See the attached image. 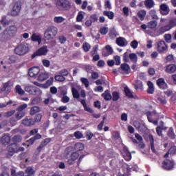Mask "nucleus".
<instances>
[{
  "mask_svg": "<svg viewBox=\"0 0 176 176\" xmlns=\"http://www.w3.org/2000/svg\"><path fill=\"white\" fill-rule=\"evenodd\" d=\"M55 6L60 12H68L72 8L71 1L69 0H56Z\"/></svg>",
  "mask_w": 176,
  "mask_h": 176,
  "instance_id": "obj_1",
  "label": "nucleus"
},
{
  "mask_svg": "<svg viewBox=\"0 0 176 176\" xmlns=\"http://www.w3.org/2000/svg\"><path fill=\"white\" fill-rule=\"evenodd\" d=\"M174 27H176V18H172L169 21V23L165 25H162L160 28L157 30V34L158 35H163L164 32H167V31H170L171 28H174Z\"/></svg>",
  "mask_w": 176,
  "mask_h": 176,
  "instance_id": "obj_2",
  "label": "nucleus"
},
{
  "mask_svg": "<svg viewBox=\"0 0 176 176\" xmlns=\"http://www.w3.org/2000/svg\"><path fill=\"white\" fill-rule=\"evenodd\" d=\"M57 32H58V30L56 27L49 26L44 33V36L47 41H50L57 35Z\"/></svg>",
  "mask_w": 176,
  "mask_h": 176,
  "instance_id": "obj_3",
  "label": "nucleus"
},
{
  "mask_svg": "<svg viewBox=\"0 0 176 176\" xmlns=\"http://www.w3.org/2000/svg\"><path fill=\"white\" fill-rule=\"evenodd\" d=\"M28 50H30L28 46L25 43H21L15 47L14 53L18 56H24L28 53Z\"/></svg>",
  "mask_w": 176,
  "mask_h": 176,
  "instance_id": "obj_4",
  "label": "nucleus"
},
{
  "mask_svg": "<svg viewBox=\"0 0 176 176\" xmlns=\"http://www.w3.org/2000/svg\"><path fill=\"white\" fill-rule=\"evenodd\" d=\"M30 135H34L28 140L29 145H34V143L36 140H41L42 135L38 133V129H34L30 132Z\"/></svg>",
  "mask_w": 176,
  "mask_h": 176,
  "instance_id": "obj_5",
  "label": "nucleus"
},
{
  "mask_svg": "<svg viewBox=\"0 0 176 176\" xmlns=\"http://www.w3.org/2000/svg\"><path fill=\"white\" fill-rule=\"evenodd\" d=\"M49 52V49H47V46L43 45L38 49L32 55V58H35V57H39L41 56H46Z\"/></svg>",
  "mask_w": 176,
  "mask_h": 176,
  "instance_id": "obj_6",
  "label": "nucleus"
},
{
  "mask_svg": "<svg viewBox=\"0 0 176 176\" xmlns=\"http://www.w3.org/2000/svg\"><path fill=\"white\" fill-rule=\"evenodd\" d=\"M12 8L10 11L11 16H19L21 10V2L16 1L15 3H12Z\"/></svg>",
  "mask_w": 176,
  "mask_h": 176,
  "instance_id": "obj_7",
  "label": "nucleus"
},
{
  "mask_svg": "<svg viewBox=\"0 0 176 176\" xmlns=\"http://www.w3.org/2000/svg\"><path fill=\"white\" fill-rule=\"evenodd\" d=\"M25 91L29 93V94H31L32 96H36V94L41 93V89L34 86H27L25 87Z\"/></svg>",
  "mask_w": 176,
  "mask_h": 176,
  "instance_id": "obj_8",
  "label": "nucleus"
},
{
  "mask_svg": "<svg viewBox=\"0 0 176 176\" xmlns=\"http://www.w3.org/2000/svg\"><path fill=\"white\" fill-rule=\"evenodd\" d=\"M168 47V46H167V44H166V42L163 40L160 41L157 43V50L158 53H160V54H162V53H164V52L167 50Z\"/></svg>",
  "mask_w": 176,
  "mask_h": 176,
  "instance_id": "obj_9",
  "label": "nucleus"
},
{
  "mask_svg": "<svg viewBox=\"0 0 176 176\" xmlns=\"http://www.w3.org/2000/svg\"><path fill=\"white\" fill-rule=\"evenodd\" d=\"M144 140L146 141H149L151 144V149L153 153L156 152V149H155V139L153 138V135L148 134V135H144Z\"/></svg>",
  "mask_w": 176,
  "mask_h": 176,
  "instance_id": "obj_10",
  "label": "nucleus"
},
{
  "mask_svg": "<svg viewBox=\"0 0 176 176\" xmlns=\"http://www.w3.org/2000/svg\"><path fill=\"white\" fill-rule=\"evenodd\" d=\"M133 126L135 127L136 130H138V131H141L142 133H145V131L148 130L146 126L144 123L140 122V121H134Z\"/></svg>",
  "mask_w": 176,
  "mask_h": 176,
  "instance_id": "obj_11",
  "label": "nucleus"
},
{
  "mask_svg": "<svg viewBox=\"0 0 176 176\" xmlns=\"http://www.w3.org/2000/svg\"><path fill=\"white\" fill-rule=\"evenodd\" d=\"M17 26L16 25H11L7 28L5 30V33L9 36H14L16 34H17Z\"/></svg>",
  "mask_w": 176,
  "mask_h": 176,
  "instance_id": "obj_12",
  "label": "nucleus"
},
{
  "mask_svg": "<svg viewBox=\"0 0 176 176\" xmlns=\"http://www.w3.org/2000/svg\"><path fill=\"white\" fill-rule=\"evenodd\" d=\"M162 167L164 170L170 171V170H173V168H174V162L168 159L164 160L162 162Z\"/></svg>",
  "mask_w": 176,
  "mask_h": 176,
  "instance_id": "obj_13",
  "label": "nucleus"
},
{
  "mask_svg": "<svg viewBox=\"0 0 176 176\" xmlns=\"http://www.w3.org/2000/svg\"><path fill=\"white\" fill-rule=\"evenodd\" d=\"M157 86H158L159 89H161V90H166V89H168V85L166 82V80H164V78H160L156 81Z\"/></svg>",
  "mask_w": 176,
  "mask_h": 176,
  "instance_id": "obj_14",
  "label": "nucleus"
},
{
  "mask_svg": "<svg viewBox=\"0 0 176 176\" xmlns=\"http://www.w3.org/2000/svg\"><path fill=\"white\" fill-rule=\"evenodd\" d=\"M78 158H79V153L75 151L70 155V157L67 160V164L69 166H72L75 164V162H76V160H78Z\"/></svg>",
  "mask_w": 176,
  "mask_h": 176,
  "instance_id": "obj_15",
  "label": "nucleus"
},
{
  "mask_svg": "<svg viewBox=\"0 0 176 176\" xmlns=\"http://www.w3.org/2000/svg\"><path fill=\"white\" fill-rule=\"evenodd\" d=\"M41 72V69L38 67H31L28 71V74L30 78H35Z\"/></svg>",
  "mask_w": 176,
  "mask_h": 176,
  "instance_id": "obj_16",
  "label": "nucleus"
},
{
  "mask_svg": "<svg viewBox=\"0 0 176 176\" xmlns=\"http://www.w3.org/2000/svg\"><path fill=\"white\" fill-rule=\"evenodd\" d=\"M22 124L26 127H32V126H35V121H34V118H25L22 120Z\"/></svg>",
  "mask_w": 176,
  "mask_h": 176,
  "instance_id": "obj_17",
  "label": "nucleus"
},
{
  "mask_svg": "<svg viewBox=\"0 0 176 176\" xmlns=\"http://www.w3.org/2000/svg\"><path fill=\"white\" fill-rule=\"evenodd\" d=\"M111 54H113V50L111 45H106L105 50L102 52V55L103 57H108V56H111Z\"/></svg>",
  "mask_w": 176,
  "mask_h": 176,
  "instance_id": "obj_18",
  "label": "nucleus"
},
{
  "mask_svg": "<svg viewBox=\"0 0 176 176\" xmlns=\"http://www.w3.org/2000/svg\"><path fill=\"white\" fill-rule=\"evenodd\" d=\"M116 43L118 46H120V47H124L129 43L124 37H118L116 38Z\"/></svg>",
  "mask_w": 176,
  "mask_h": 176,
  "instance_id": "obj_19",
  "label": "nucleus"
},
{
  "mask_svg": "<svg viewBox=\"0 0 176 176\" xmlns=\"http://www.w3.org/2000/svg\"><path fill=\"white\" fill-rule=\"evenodd\" d=\"M166 74H175L176 72V65L170 64L165 67Z\"/></svg>",
  "mask_w": 176,
  "mask_h": 176,
  "instance_id": "obj_20",
  "label": "nucleus"
},
{
  "mask_svg": "<svg viewBox=\"0 0 176 176\" xmlns=\"http://www.w3.org/2000/svg\"><path fill=\"white\" fill-rule=\"evenodd\" d=\"M160 10L161 14H162L163 16H167V14L170 13V8H168V6H167V5L166 4H162L160 6Z\"/></svg>",
  "mask_w": 176,
  "mask_h": 176,
  "instance_id": "obj_21",
  "label": "nucleus"
},
{
  "mask_svg": "<svg viewBox=\"0 0 176 176\" xmlns=\"http://www.w3.org/2000/svg\"><path fill=\"white\" fill-rule=\"evenodd\" d=\"M146 115L147 116L148 120L151 119H159V114H157V112H156L155 110L153 111H147Z\"/></svg>",
  "mask_w": 176,
  "mask_h": 176,
  "instance_id": "obj_22",
  "label": "nucleus"
},
{
  "mask_svg": "<svg viewBox=\"0 0 176 176\" xmlns=\"http://www.w3.org/2000/svg\"><path fill=\"white\" fill-rule=\"evenodd\" d=\"M49 79V74L46 72H41L38 74L37 80L38 82H45V80Z\"/></svg>",
  "mask_w": 176,
  "mask_h": 176,
  "instance_id": "obj_23",
  "label": "nucleus"
},
{
  "mask_svg": "<svg viewBox=\"0 0 176 176\" xmlns=\"http://www.w3.org/2000/svg\"><path fill=\"white\" fill-rule=\"evenodd\" d=\"M148 89L146 90L148 94H154L155 93V86L153 85V82L152 81L148 80L147 82Z\"/></svg>",
  "mask_w": 176,
  "mask_h": 176,
  "instance_id": "obj_24",
  "label": "nucleus"
},
{
  "mask_svg": "<svg viewBox=\"0 0 176 176\" xmlns=\"http://www.w3.org/2000/svg\"><path fill=\"white\" fill-rule=\"evenodd\" d=\"M8 152H10L11 153H17V152H19V148L17 147V144L16 143L10 144L8 146Z\"/></svg>",
  "mask_w": 176,
  "mask_h": 176,
  "instance_id": "obj_25",
  "label": "nucleus"
},
{
  "mask_svg": "<svg viewBox=\"0 0 176 176\" xmlns=\"http://www.w3.org/2000/svg\"><path fill=\"white\" fill-rule=\"evenodd\" d=\"M80 102L82 105L85 111H86L87 112H89V113H93L94 112L91 108L87 107V103H86V100L82 99L80 100Z\"/></svg>",
  "mask_w": 176,
  "mask_h": 176,
  "instance_id": "obj_26",
  "label": "nucleus"
},
{
  "mask_svg": "<svg viewBox=\"0 0 176 176\" xmlns=\"http://www.w3.org/2000/svg\"><path fill=\"white\" fill-rule=\"evenodd\" d=\"M102 97H103L105 101H111V100H112L111 91H109V89L106 90L103 94H102Z\"/></svg>",
  "mask_w": 176,
  "mask_h": 176,
  "instance_id": "obj_27",
  "label": "nucleus"
},
{
  "mask_svg": "<svg viewBox=\"0 0 176 176\" xmlns=\"http://www.w3.org/2000/svg\"><path fill=\"white\" fill-rule=\"evenodd\" d=\"M119 69L122 70L123 72L126 73V74H130V65H129L127 63L121 64Z\"/></svg>",
  "mask_w": 176,
  "mask_h": 176,
  "instance_id": "obj_28",
  "label": "nucleus"
},
{
  "mask_svg": "<svg viewBox=\"0 0 176 176\" xmlns=\"http://www.w3.org/2000/svg\"><path fill=\"white\" fill-rule=\"evenodd\" d=\"M41 111V109L39 107V106H34L32 108H30V115L31 116H34V115H36V113H39Z\"/></svg>",
  "mask_w": 176,
  "mask_h": 176,
  "instance_id": "obj_29",
  "label": "nucleus"
},
{
  "mask_svg": "<svg viewBox=\"0 0 176 176\" xmlns=\"http://www.w3.org/2000/svg\"><path fill=\"white\" fill-rule=\"evenodd\" d=\"M75 148L72 146H67L65 150V155L66 157L71 156L72 153H74Z\"/></svg>",
  "mask_w": 176,
  "mask_h": 176,
  "instance_id": "obj_30",
  "label": "nucleus"
},
{
  "mask_svg": "<svg viewBox=\"0 0 176 176\" xmlns=\"http://www.w3.org/2000/svg\"><path fill=\"white\" fill-rule=\"evenodd\" d=\"M123 152L125 153V160H127V162H130L131 160V153L129 151V148L126 146L123 147Z\"/></svg>",
  "mask_w": 176,
  "mask_h": 176,
  "instance_id": "obj_31",
  "label": "nucleus"
},
{
  "mask_svg": "<svg viewBox=\"0 0 176 176\" xmlns=\"http://www.w3.org/2000/svg\"><path fill=\"white\" fill-rule=\"evenodd\" d=\"M31 41H32V42H38V45H41V43H42V37L34 33L31 36Z\"/></svg>",
  "mask_w": 176,
  "mask_h": 176,
  "instance_id": "obj_32",
  "label": "nucleus"
},
{
  "mask_svg": "<svg viewBox=\"0 0 176 176\" xmlns=\"http://www.w3.org/2000/svg\"><path fill=\"white\" fill-rule=\"evenodd\" d=\"M157 102L160 104H162L163 105H166L167 104V100H166V97L162 95L156 96Z\"/></svg>",
  "mask_w": 176,
  "mask_h": 176,
  "instance_id": "obj_33",
  "label": "nucleus"
},
{
  "mask_svg": "<svg viewBox=\"0 0 176 176\" xmlns=\"http://www.w3.org/2000/svg\"><path fill=\"white\" fill-rule=\"evenodd\" d=\"M124 91L126 97H128V98H134V95H133V92L130 90L129 87H124Z\"/></svg>",
  "mask_w": 176,
  "mask_h": 176,
  "instance_id": "obj_34",
  "label": "nucleus"
},
{
  "mask_svg": "<svg viewBox=\"0 0 176 176\" xmlns=\"http://www.w3.org/2000/svg\"><path fill=\"white\" fill-rule=\"evenodd\" d=\"M74 149L77 153L80 152V151H83V149H85V144L81 142L76 143L74 145Z\"/></svg>",
  "mask_w": 176,
  "mask_h": 176,
  "instance_id": "obj_35",
  "label": "nucleus"
},
{
  "mask_svg": "<svg viewBox=\"0 0 176 176\" xmlns=\"http://www.w3.org/2000/svg\"><path fill=\"white\" fill-rule=\"evenodd\" d=\"M15 93L19 94V96H24L25 94V91L21 88V85H16L15 86Z\"/></svg>",
  "mask_w": 176,
  "mask_h": 176,
  "instance_id": "obj_36",
  "label": "nucleus"
},
{
  "mask_svg": "<svg viewBox=\"0 0 176 176\" xmlns=\"http://www.w3.org/2000/svg\"><path fill=\"white\" fill-rule=\"evenodd\" d=\"M53 82H54V78L50 77V79H48L45 83L43 84V89H49L52 85H53Z\"/></svg>",
  "mask_w": 176,
  "mask_h": 176,
  "instance_id": "obj_37",
  "label": "nucleus"
},
{
  "mask_svg": "<svg viewBox=\"0 0 176 176\" xmlns=\"http://www.w3.org/2000/svg\"><path fill=\"white\" fill-rule=\"evenodd\" d=\"M31 102L32 105H38L42 102V98L41 96H36L32 98Z\"/></svg>",
  "mask_w": 176,
  "mask_h": 176,
  "instance_id": "obj_38",
  "label": "nucleus"
},
{
  "mask_svg": "<svg viewBox=\"0 0 176 176\" xmlns=\"http://www.w3.org/2000/svg\"><path fill=\"white\" fill-rule=\"evenodd\" d=\"M146 16V11L145 10H141L138 12V17H139L140 21H144Z\"/></svg>",
  "mask_w": 176,
  "mask_h": 176,
  "instance_id": "obj_39",
  "label": "nucleus"
},
{
  "mask_svg": "<svg viewBox=\"0 0 176 176\" xmlns=\"http://www.w3.org/2000/svg\"><path fill=\"white\" fill-rule=\"evenodd\" d=\"M103 16L108 17L109 20H113V17H115V13L112 11H104Z\"/></svg>",
  "mask_w": 176,
  "mask_h": 176,
  "instance_id": "obj_40",
  "label": "nucleus"
},
{
  "mask_svg": "<svg viewBox=\"0 0 176 176\" xmlns=\"http://www.w3.org/2000/svg\"><path fill=\"white\" fill-rule=\"evenodd\" d=\"M3 145H8L10 142V136L9 135H4L1 138Z\"/></svg>",
  "mask_w": 176,
  "mask_h": 176,
  "instance_id": "obj_41",
  "label": "nucleus"
},
{
  "mask_svg": "<svg viewBox=\"0 0 176 176\" xmlns=\"http://www.w3.org/2000/svg\"><path fill=\"white\" fill-rule=\"evenodd\" d=\"M148 28L150 30H155L157 27V21H149L148 23Z\"/></svg>",
  "mask_w": 176,
  "mask_h": 176,
  "instance_id": "obj_42",
  "label": "nucleus"
},
{
  "mask_svg": "<svg viewBox=\"0 0 176 176\" xmlns=\"http://www.w3.org/2000/svg\"><path fill=\"white\" fill-rule=\"evenodd\" d=\"M129 58L131 63L133 64H137V62L138 61V57L137 56V54L135 53H131L129 54Z\"/></svg>",
  "mask_w": 176,
  "mask_h": 176,
  "instance_id": "obj_43",
  "label": "nucleus"
},
{
  "mask_svg": "<svg viewBox=\"0 0 176 176\" xmlns=\"http://www.w3.org/2000/svg\"><path fill=\"white\" fill-rule=\"evenodd\" d=\"M168 137L170 138V140H175V133H174V128L170 127L168 131Z\"/></svg>",
  "mask_w": 176,
  "mask_h": 176,
  "instance_id": "obj_44",
  "label": "nucleus"
},
{
  "mask_svg": "<svg viewBox=\"0 0 176 176\" xmlns=\"http://www.w3.org/2000/svg\"><path fill=\"white\" fill-rule=\"evenodd\" d=\"M72 93L74 98L78 99L80 97V94H79V91L75 87L72 88Z\"/></svg>",
  "mask_w": 176,
  "mask_h": 176,
  "instance_id": "obj_45",
  "label": "nucleus"
},
{
  "mask_svg": "<svg viewBox=\"0 0 176 176\" xmlns=\"http://www.w3.org/2000/svg\"><path fill=\"white\" fill-rule=\"evenodd\" d=\"M11 176H25V173L23 171H19L16 173V170L11 169Z\"/></svg>",
  "mask_w": 176,
  "mask_h": 176,
  "instance_id": "obj_46",
  "label": "nucleus"
},
{
  "mask_svg": "<svg viewBox=\"0 0 176 176\" xmlns=\"http://www.w3.org/2000/svg\"><path fill=\"white\" fill-rule=\"evenodd\" d=\"M34 124H36V123H40V122L42 120V114L41 113H38L34 116Z\"/></svg>",
  "mask_w": 176,
  "mask_h": 176,
  "instance_id": "obj_47",
  "label": "nucleus"
},
{
  "mask_svg": "<svg viewBox=\"0 0 176 176\" xmlns=\"http://www.w3.org/2000/svg\"><path fill=\"white\" fill-rule=\"evenodd\" d=\"M52 141V138H45L44 139L40 144V145L43 147L45 148L47 144L50 143Z\"/></svg>",
  "mask_w": 176,
  "mask_h": 176,
  "instance_id": "obj_48",
  "label": "nucleus"
},
{
  "mask_svg": "<svg viewBox=\"0 0 176 176\" xmlns=\"http://www.w3.org/2000/svg\"><path fill=\"white\" fill-rule=\"evenodd\" d=\"M112 100L113 101H118L119 98H120V95H119V92L113 91L112 94Z\"/></svg>",
  "mask_w": 176,
  "mask_h": 176,
  "instance_id": "obj_49",
  "label": "nucleus"
},
{
  "mask_svg": "<svg viewBox=\"0 0 176 176\" xmlns=\"http://www.w3.org/2000/svg\"><path fill=\"white\" fill-rule=\"evenodd\" d=\"M91 78L93 80H96L100 78V74L97 72H92L91 73Z\"/></svg>",
  "mask_w": 176,
  "mask_h": 176,
  "instance_id": "obj_50",
  "label": "nucleus"
},
{
  "mask_svg": "<svg viewBox=\"0 0 176 176\" xmlns=\"http://www.w3.org/2000/svg\"><path fill=\"white\" fill-rule=\"evenodd\" d=\"M100 33L101 35H107L108 34V31H109V29L107 27H102L100 28Z\"/></svg>",
  "mask_w": 176,
  "mask_h": 176,
  "instance_id": "obj_51",
  "label": "nucleus"
},
{
  "mask_svg": "<svg viewBox=\"0 0 176 176\" xmlns=\"http://www.w3.org/2000/svg\"><path fill=\"white\" fill-rule=\"evenodd\" d=\"M80 82L82 83V85H85V87H89L90 82H89V80L85 77H82L80 78Z\"/></svg>",
  "mask_w": 176,
  "mask_h": 176,
  "instance_id": "obj_52",
  "label": "nucleus"
},
{
  "mask_svg": "<svg viewBox=\"0 0 176 176\" xmlns=\"http://www.w3.org/2000/svg\"><path fill=\"white\" fill-rule=\"evenodd\" d=\"M25 171V173L29 175H34V174H35V170L34 168H32V167H28Z\"/></svg>",
  "mask_w": 176,
  "mask_h": 176,
  "instance_id": "obj_53",
  "label": "nucleus"
},
{
  "mask_svg": "<svg viewBox=\"0 0 176 176\" xmlns=\"http://www.w3.org/2000/svg\"><path fill=\"white\" fill-rule=\"evenodd\" d=\"M15 116L17 120H20V119H22V118H24V116H25V112L19 111V113H16L15 114Z\"/></svg>",
  "mask_w": 176,
  "mask_h": 176,
  "instance_id": "obj_54",
  "label": "nucleus"
},
{
  "mask_svg": "<svg viewBox=\"0 0 176 176\" xmlns=\"http://www.w3.org/2000/svg\"><path fill=\"white\" fill-rule=\"evenodd\" d=\"M65 19L63 16H55L54 19V23H57L58 24H60V23H63Z\"/></svg>",
  "mask_w": 176,
  "mask_h": 176,
  "instance_id": "obj_55",
  "label": "nucleus"
},
{
  "mask_svg": "<svg viewBox=\"0 0 176 176\" xmlns=\"http://www.w3.org/2000/svg\"><path fill=\"white\" fill-rule=\"evenodd\" d=\"M21 140H23V138L21 135H14L12 138V142H14V144H16V142H21Z\"/></svg>",
  "mask_w": 176,
  "mask_h": 176,
  "instance_id": "obj_56",
  "label": "nucleus"
},
{
  "mask_svg": "<svg viewBox=\"0 0 176 176\" xmlns=\"http://www.w3.org/2000/svg\"><path fill=\"white\" fill-rule=\"evenodd\" d=\"M55 80L58 82H64L65 80V77H63L61 74L55 76Z\"/></svg>",
  "mask_w": 176,
  "mask_h": 176,
  "instance_id": "obj_57",
  "label": "nucleus"
},
{
  "mask_svg": "<svg viewBox=\"0 0 176 176\" xmlns=\"http://www.w3.org/2000/svg\"><path fill=\"white\" fill-rule=\"evenodd\" d=\"M90 21L93 23H96V21H98V16H97V14H94L90 16Z\"/></svg>",
  "mask_w": 176,
  "mask_h": 176,
  "instance_id": "obj_58",
  "label": "nucleus"
},
{
  "mask_svg": "<svg viewBox=\"0 0 176 176\" xmlns=\"http://www.w3.org/2000/svg\"><path fill=\"white\" fill-rule=\"evenodd\" d=\"M166 63H174V55L169 54L166 58Z\"/></svg>",
  "mask_w": 176,
  "mask_h": 176,
  "instance_id": "obj_59",
  "label": "nucleus"
},
{
  "mask_svg": "<svg viewBox=\"0 0 176 176\" xmlns=\"http://www.w3.org/2000/svg\"><path fill=\"white\" fill-rule=\"evenodd\" d=\"M27 107H28V104H23L22 105H20L17 109L16 111H18L19 112H24L23 111H24V109H25L27 108Z\"/></svg>",
  "mask_w": 176,
  "mask_h": 176,
  "instance_id": "obj_60",
  "label": "nucleus"
},
{
  "mask_svg": "<svg viewBox=\"0 0 176 176\" xmlns=\"http://www.w3.org/2000/svg\"><path fill=\"white\" fill-rule=\"evenodd\" d=\"M17 61V58L14 55H12L9 58L10 64H14Z\"/></svg>",
  "mask_w": 176,
  "mask_h": 176,
  "instance_id": "obj_61",
  "label": "nucleus"
},
{
  "mask_svg": "<svg viewBox=\"0 0 176 176\" xmlns=\"http://www.w3.org/2000/svg\"><path fill=\"white\" fill-rule=\"evenodd\" d=\"M82 49L84 50V52H89V50H90V44H89L88 43H84L83 45H82Z\"/></svg>",
  "mask_w": 176,
  "mask_h": 176,
  "instance_id": "obj_62",
  "label": "nucleus"
},
{
  "mask_svg": "<svg viewBox=\"0 0 176 176\" xmlns=\"http://www.w3.org/2000/svg\"><path fill=\"white\" fill-rule=\"evenodd\" d=\"M68 71L67 70V69H61L60 72H59V75H61L62 76H63L65 78V76H68Z\"/></svg>",
  "mask_w": 176,
  "mask_h": 176,
  "instance_id": "obj_63",
  "label": "nucleus"
},
{
  "mask_svg": "<svg viewBox=\"0 0 176 176\" xmlns=\"http://www.w3.org/2000/svg\"><path fill=\"white\" fill-rule=\"evenodd\" d=\"M153 0H146L145 6H146V8H153Z\"/></svg>",
  "mask_w": 176,
  "mask_h": 176,
  "instance_id": "obj_64",
  "label": "nucleus"
}]
</instances>
